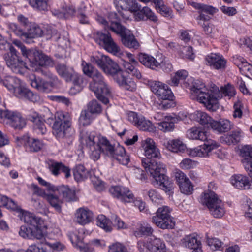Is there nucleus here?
Returning <instances> with one entry per match:
<instances>
[{"mask_svg":"<svg viewBox=\"0 0 252 252\" xmlns=\"http://www.w3.org/2000/svg\"><path fill=\"white\" fill-rule=\"evenodd\" d=\"M114 76V80L118 83L120 86H122L128 79L126 78L123 74V72L120 70L118 65V69L116 72L111 74Z\"/></svg>","mask_w":252,"mask_h":252,"instance_id":"obj_60","label":"nucleus"},{"mask_svg":"<svg viewBox=\"0 0 252 252\" xmlns=\"http://www.w3.org/2000/svg\"><path fill=\"white\" fill-rule=\"evenodd\" d=\"M82 67L84 74L90 78L94 74L95 72H97L98 71L91 64L87 63L85 61H82Z\"/></svg>","mask_w":252,"mask_h":252,"instance_id":"obj_53","label":"nucleus"},{"mask_svg":"<svg viewBox=\"0 0 252 252\" xmlns=\"http://www.w3.org/2000/svg\"><path fill=\"white\" fill-rule=\"evenodd\" d=\"M241 154L244 158L242 162L245 169L250 176L252 174V147L249 145L244 146L241 150Z\"/></svg>","mask_w":252,"mask_h":252,"instance_id":"obj_25","label":"nucleus"},{"mask_svg":"<svg viewBox=\"0 0 252 252\" xmlns=\"http://www.w3.org/2000/svg\"><path fill=\"white\" fill-rule=\"evenodd\" d=\"M39 224H37L36 226H32L31 234L32 236L30 237V239H41L44 237V233L41 227L39 226Z\"/></svg>","mask_w":252,"mask_h":252,"instance_id":"obj_57","label":"nucleus"},{"mask_svg":"<svg viewBox=\"0 0 252 252\" xmlns=\"http://www.w3.org/2000/svg\"><path fill=\"white\" fill-rule=\"evenodd\" d=\"M94 119L93 115L90 112L87 110H83L81 112L79 118V123L83 126H88L92 123Z\"/></svg>","mask_w":252,"mask_h":252,"instance_id":"obj_48","label":"nucleus"},{"mask_svg":"<svg viewBox=\"0 0 252 252\" xmlns=\"http://www.w3.org/2000/svg\"><path fill=\"white\" fill-rule=\"evenodd\" d=\"M80 138L82 144L85 145L91 152V158L94 161L98 160L102 149V140L107 139L97 135L94 131L82 130Z\"/></svg>","mask_w":252,"mask_h":252,"instance_id":"obj_6","label":"nucleus"},{"mask_svg":"<svg viewBox=\"0 0 252 252\" xmlns=\"http://www.w3.org/2000/svg\"><path fill=\"white\" fill-rule=\"evenodd\" d=\"M55 69L58 75L66 82L70 81V77L74 70L72 67L67 66L63 63H57L55 65Z\"/></svg>","mask_w":252,"mask_h":252,"instance_id":"obj_30","label":"nucleus"},{"mask_svg":"<svg viewBox=\"0 0 252 252\" xmlns=\"http://www.w3.org/2000/svg\"><path fill=\"white\" fill-rule=\"evenodd\" d=\"M111 195L121 201L126 203L131 202L134 200V195L128 188L116 186L109 189Z\"/></svg>","mask_w":252,"mask_h":252,"instance_id":"obj_19","label":"nucleus"},{"mask_svg":"<svg viewBox=\"0 0 252 252\" xmlns=\"http://www.w3.org/2000/svg\"><path fill=\"white\" fill-rule=\"evenodd\" d=\"M0 203L7 209L13 210L18 209L17 205L13 200L9 199L6 196L0 194Z\"/></svg>","mask_w":252,"mask_h":252,"instance_id":"obj_49","label":"nucleus"},{"mask_svg":"<svg viewBox=\"0 0 252 252\" xmlns=\"http://www.w3.org/2000/svg\"><path fill=\"white\" fill-rule=\"evenodd\" d=\"M131 0H114V3L118 9L127 10Z\"/></svg>","mask_w":252,"mask_h":252,"instance_id":"obj_64","label":"nucleus"},{"mask_svg":"<svg viewBox=\"0 0 252 252\" xmlns=\"http://www.w3.org/2000/svg\"><path fill=\"white\" fill-rule=\"evenodd\" d=\"M121 64L126 73L136 77L138 79L141 78V73L136 66L137 64H134L123 59H122Z\"/></svg>","mask_w":252,"mask_h":252,"instance_id":"obj_36","label":"nucleus"},{"mask_svg":"<svg viewBox=\"0 0 252 252\" xmlns=\"http://www.w3.org/2000/svg\"><path fill=\"white\" fill-rule=\"evenodd\" d=\"M190 119H193L199 122L202 125H207L211 126V123L213 122L212 118L205 112L202 111H195L190 115Z\"/></svg>","mask_w":252,"mask_h":252,"instance_id":"obj_32","label":"nucleus"},{"mask_svg":"<svg viewBox=\"0 0 252 252\" xmlns=\"http://www.w3.org/2000/svg\"><path fill=\"white\" fill-rule=\"evenodd\" d=\"M192 99L204 105L207 109L214 111L218 107V100L221 97L219 88L215 84L211 85L209 89L199 80H194L190 88Z\"/></svg>","mask_w":252,"mask_h":252,"instance_id":"obj_3","label":"nucleus"},{"mask_svg":"<svg viewBox=\"0 0 252 252\" xmlns=\"http://www.w3.org/2000/svg\"><path fill=\"white\" fill-rule=\"evenodd\" d=\"M182 52L183 58L192 60L195 57L192 48L190 46L183 47Z\"/></svg>","mask_w":252,"mask_h":252,"instance_id":"obj_62","label":"nucleus"},{"mask_svg":"<svg viewBox=\"0 0 252 252\" xmlns=\"http://www.w3.org/2000/svg\"><path fill=\"white\" fill-rule=\"evenodd\" d=\"M45 29L43 36H45L47 39L52 38L55 41H58L60 39V34L57 30L50 26L44 27Z\"/></svg>","mask_w":252,"mask_h":252,"instance_id":"obj_47","label":"nucleus"},{"mask_svg":"<svg viewBox=\"0 0 252 252\" xmlns=\"http://www.w3.org/2000/svg\"><path fill=\"white\" fill-rule=\"evenodd\" d=\"M219 147V144L215 141L207 140L203 145L191 149L189 154L192 157H205L209 156L211 151Z\"/></svg>","mask_w":252,"mask_h":252,"instance_id":"obj_18","label":"nucleus"},{"mask_svg":"<svg viewBox=\"0 0 252 252\" xmlns=\"http://www.w3.org/2000/svg\"><path fill=\"white\" fill-rule=\"evenodd\" d=\"M102 149L101 152L116 159L119 163L127 165L129 161V157L126 154L125 148L119 145L113 146L107 139L102 140Z\"/></svg>","mask_w":252,"mask_h":252,"instance_id":"obj_8","label":"nucleus"},{"mask_svg":"<svg viewBox=\"0 0 252 252\" xmlns=\"http://www.w3.org/2000/svg\"><path fill=\"white\" fill-rule=\"evenodd\" d=\"M207 64L216 70H224L226 68L227 61L220 54L211 53L205 57Z\"/></svg>","mask_w":252,"mask_h":252,"instance_id":"obj_20","label":"nucleus"},{"mask_svg":"<svg viewBox=\"0 0 252 252\" xmlns=\"http://www.w3.org/2000/svg\"><path fill=\"white\" fill-rule=\"evenodd\" d=\"M92 61L107 74H113L118 69V64L106 56L93 57Z\"/></svg>","mask_w":252,"mask_h":252,"instance_id":"obj_17","label":"nucleus"},{"mask_svg":"<svg viewBox=\"0 0 252 252\" xmlns=\"http://www.w3.org/2000/svg\"><path fill=\"white\" fill-rule=\"evenodd\" d=\"M43 119L37 112L31 110L27 115L28 120L34 124V127L36 133L41 135L47 132L44 122L52 126L53 134L58 140L63 139L67 136L71 126V118L66 112L58 111L54 115L47 109Z\"/></svg>","mask_w":252,"mask_h":252,"instance_id":"obj_2","label":"nucleus"},{"mask_svg":"<svg viewBox=\"0 0 252 252\" xmlns=\"http://www.w3.org/2000/svg\"><path fill=\"white\" fill-rule=\"evenodd\" d=\"M91 78L92 81L90 83V89L94 93L99 100L104 104H107L109 100L107 96L110 95L111 89L104 78L98 71L95 72Z\"/></svg>","mask_w":252,"mask_h":252,"instance_id":"obj_7","label":"nucleus"},{"mask_svg":"<svg viewBox=\"0 0 252 252\" xmlns=\"http://www.w3.org/2000/svg\"><path fill=\"white\" fill-rule=\"evenodd\" d=\"M202 202L206 205L211 214L215 218H220L225 213L223 203L213 191H209L205 193L202 198Z\"/></svg>","mask_w":252,"mask_h":252,"instance_id":"obj_9","label":"nucleus"},{"mask_svg":"<svg viewBox=\"0 0 252 252\" xmlns=\"http://www.w3.org/2000/svg\"><path fill=\"white\" fill-rule=\"evenodd\" d=\"M10 83L12 86V92L17 97L24 98L33 102L39 100V96L26 88L18 78L12 77V79L10 80Z\"/></svg>","mask_w":252,"mask_h":252,"instance_id":"obj_12","label":"nucleus"},{"mask_svg":"<svg viewBox=\"0 0 252 252\" xmlns=\"http://www.w3.org/2000/svg\"><path fill=\"white\" fill-rule=\"evenodd\" d=\"M109 19L111 21V30L120 35L123 45L129 49H138L140 47L139 43L130 33V31L120 24V20L117 14H111Z\"/></svg>","mask_w":252,"mask_h":252,"instance_id":"obj_4","label":"nucleus"},{"mask_svg":"<svg viewBox=\"0 0 252 252\" xmlns=\"http://www.w3.org/2000/svg\"><path fill=\"white\" fill-rule=\"evenodd\" d=\"M207 242L213 250H220L223 247V243L216 238H208Z\"/></svg>","mask_w":252,"mask_h":252,"instance_id":"obj_55","label":"nucleus"},{"mask_svg":"<svg viewBox=\"0 0 252 252\" xmlns=\"http://www.w3.org/2000/svg\"><path fill=\"white\" fill-rule=\"evenodd\" d=\"M230 182L233 186L240 189H248L250 185L248 178L242 174L232 176Z\"/></svg>","mask_w":252,"mask_h":252,"instance_id":"obj_29","label":"nucleus"},{"mask_svg":"<svg viewBox=\"0 0 252 252\" xmlns=\"http://www.w3.org/2000/svg\"><path fill=\"white\" fill-rule=\"evenodd\" d=\"M70 78L71 79L69 82H72L74 87L70 88V92L72 94H74L81 90L84 84V81L83 77L75 71L71 75Z\"/></svg>","mask_w":252,"mask_h":252,"instance_id":"obj_33","label":"nucleus"},{"mask_svg":"<svg viewBox=\"0 0 252 252\" xmlns=\"http://www.w3.org/2000/svg\"><path fill=\"white\" fill-rule=\"evenodd\" d=\"M220 140L222 143L227 145L236 144L240 140V133L237 131H232L231 134L221 137Z\"/></svg>","mask_w":252,"mask_h":252,"instance_id":"obj_44","label":"nucleus"},{"mask_svg":"<svg viewBox=\"0 0 252 252\" xmlns=\"http://www.w3.org/2000/svg\"><path fill=\"white\" fill-rule=\"evenodd\" d=\"M188 75V73L186 70H179L175 73V75L170 80H168V83L171 86H178L181 82L185 80Z\"/></svg>","mask_w":252,"mask_h":252,"instance_id":"obj_42","label":"nucleus"},{"mask_svg":"<svg viewBox=\"0 0 252 252\" xmlns=\"http://www.w3.org/2000/svg\"><path fill=\"white\" fill-rule=\"evenodd\" d=\"M87 110L93 115H98L101 113L102 109L96 100H93L88 104Z\"/></svg>","mask_w":252,"mask_h":252,"instance_id":"obj_51","label":"nucleus"},{"mask_svg":"<svg viewBox=\"0 0 252 252\" xmlns=\"http://www.w3.org/2000/svg\"><path fill=\"white\" fill-rule=\"evenodd\" d=\"M230 121L227 119H222L219 121H213L211 123V127L219 132H224L231 129Z\"/></svg>","mask_w":252,"mask_h":252,"instance_id":"obj_34","label":"nucleus"},{"mask_svg":"<svg viewBox=\"0 0 252 252\" xmlns=\"http://www.w3.org/2000/svg\"><path fill=\"white\" fill-rule=\"evenodd\" d=\"M145 247L150 252H168L164 241L158 238L149 239Z\"/></svg>","mask_w":252,"mask_h":252,"instance_id":"obj_23","label":"nucleus"},{"mask_svg":"<svg viewBox=\"0 0 252 252\" xmlns=\"http://www.w3.org/2000/svg\"><path fill=\"white\" fill-rule=\"evenodd\" d=\"M232 61L234 63L237 65L240 70H243L245 67L247 65L248 63L242 57L237 55L233 57Z\"/></svg>","mask_w":252,"mask_h":252,"instance_id":"obj_58","label":"nucleus"},{"mask_svg":"<svg viewBox=\"0 0 252 252\" xmlns=\"http://www.w3.org/2000/svg\"><path fill=\"white\" fill-rule=\"evenodd\" d=\"M56 193L59 194L62 200L66 201H74L76 199L75 192L74 190L70 189L68 186L62 185L55 188Z\"/></svg>","mask_w":252,"mask_h":252,"instance_id":"obj_27","label":"nucleus"},{"mask_svg":"<svg viewBox=\"0 0 252 252\" xmlns=\"http://www.w3.org/2000/svg\"><path fill=\"white\" fill-rule=\"evenodd\" d=\"M48 0H28L29 4L34 9L39 11H47Z\"/></svg>","mask_w":252,"mask_h":252,"instance_id":"obj_46","label":"nucleus"},{"mask_svg":"<svg viewBox=\"0 0 252 252\" xmlns=\"http://www.w3.org/2000/svg\"><path fill=\"white\" fill-rule=\"evenodd\" d=\"M4 59L7 66L15 73L22 74L29 69L26 63L19 59L16 49L12 46H10L9 52L4 55Z\"/></svg>","mask_w":252,"mask_h":252,"instance_id":"obj_13","label":"nucleus"},{"mask_svg":"<svg viewBox=\"0 0 252 252\" xmlns=\"http://www.w3.org/2000/svg\"><path fill=\"white\" fill-rule=\"evenodd\" d=\"M73 174L74 179L77 182L83 181L90 176L89 171L81 164L77 165L73 168Z\"/></svg>","mask_w":252,"mask_h":252,"instance_id":"obj_37","label":"nucleus"},{"mask_svg":"<svg viewBox=\"0 0 252 252\" xmlns=\"http://www.w3.org/2000/svg\"><path fill=\"white\" fill-rule=\"evenodd\" d=\"M171 209L167 206L158 208L156 215L152 218V221L158 227L162 229H173L175 225L174 219L171 216Z\"/></svg>","mask_w":252,"mask_h":252,"instance_id":"obj_10","label":"nucleus"},{"mask_svg":"<svg viewBox=\"0 0 252 252\" xmlns=\"http://www.w3.org/2000/svg\"><path fill=\"white\" fill-rule=\"evenodd\" d=\"M96 224L106 232H110L112 230L111 222L103 215L97 217Z\"/></svg>","mask_w":252,"mask_h":252,"instance_id":"obj_45","label":"nucleus"},{"mask_svg":"<svg viewBox=\"0 0 252 252\" xmlns=\"http://www.w3.org/2000/svg\"><path fill=\"white\" fill-rule=\"evenodd\" d=\"M166 148L174 153L183 152L186 148V145L179 139H174L168 141Z\"/></svg>","mask_w":252,"mask_h":252,"instance_id":"obj_40","label":"nucleus"},{"mask_svg":"<svg viewBox=\"0 0 252 252\" xmlns=\"http://www.w3.org/2000/svg\"><path fill=\"white\" fill-rule=\"evenodd\" d=\"M31 86L40 92L49 93L59 83V80L56 75L51 74L50 80L46 81L40 77H35L31 80Z\"/></svg>","mask_w":252,"mask_h":252,"instance_id":"obj_15","label":"nucleus"},{"mask_svg":"<svg viewBox=\"0 0 252 252\" xmlns=\"http://www.w3.org/2000/svg\"><path fill=\"white\" fill-rule=\"evenodd\" d=\"M127 120L140 130L148 132H153L155 130V127L150 121L136 112H128Z\"/></svg>","mask_w":252,"mask_h":252,"instance_id":"obj_14","label":"nucleus"},{"mask_svg":"<svg viewBox=\"0 0 252 252\" xmlns=\"http://www.w3.org/2000/svg\"><path fill=\"white\" fill-rule=\"evenodd\" d=\"M141 145L146 157L142 159V164L154 179L153 185L158 187L165 192L170 191L172 189L173 183L164 174L165 165L157 160L161 155L155 142L152 139L147 138L142 141Z\"/></svg>","mask_w":252,"mask_h":252,"instance_id":"obj_1","label":"nucleus"},{"mask_svg":"<svg viewBox=\"0 0 252 252\" xmlns=\"http://www.w3.org/2000/svg\"><path fill=\"white\" fill-rule=\"evenodd\" d=\"M11 28L13 29L14 33L19 37H24L25 38H27V29L23 27V29L21 28L19 26H18L15 24H12L11 25Z\"/></svg>","mask_w":252,"mask_h":252,"instance_id":"obj_61","label":"nucleus"},{"mask_svg":"<svg viewBox=\"0 0 252 252\" xmlns=\"http://www.w3.org/2000/svg\"><path fill=\"white\" fill-rule=\"evenodd\" d=\"M53 190L54 191L53 193H50L46 195V199L50 205L53 207L56 211L58 213H61L63 201L61 197H60V195H59V194L56 193V189H54Z\"/></svg>","mask_w":252,"mask_h":252,"instance_id":"obj_31","label":"nucleus"},{"mask_svg":"<svg viewBox=\"0 0 252 252\" xmlns=\"http://www.w3.org/2000/svg\"><path fill=\"white\" fill-rule=\"evenodd\" d=\"M108 252H128L127 248L123 244L116 242L112 244L109 247Z\"/></svg>","mask_w":252,"mask_h":252,"instance_id":"obj_56","label":"nucleus"},{"mask_svg":"<svg viewBox=\"0 0 252 252\" xmlns=\"http://www.w3.org/2000/svg\"><path fill=\"white\" fill-rule=\"evenodd\" d=\"M188 137L190 139L200 140L204 141L206 139L205 132L202 131L197 127H193L187 132Z\"/></svg>","mask_w":252,"mask_h":252,"instance_id":"obj_43","label":"nucleus"},{"mask_svg":"<svg viewBox=\"0 0 252 252\" xmlns=\"http://www.w3.org/2000/svg\"><path fill=\"white\" fill-rule=\"evenodd\" d=\"M21 142L23 143L26 150L31 152H38L43 147V143L41 141L27 136H24L21 139Z\"/></svg>","mask_w":252,"mask_h":252,"instance_id":"obj_24","label":"nucleus"},{"mask_svg":"<svg viewBox=\"0 0 252 252\" xmlns=\"http://www.w3.org/2000/svg\"><path fill=\"white\" fill-rule=\"evenodd\" d=\"M20 219L31 226L39 224L41 221L40 218L37 217L34 214L29 212H22Z\"/></svg>","mask_w":252,"mask_h":252,"instance_id":"obj_39","label":"nucleus"},{"mask_svg":"<svg viewBox=\"0 0 252 252\" xmlns=\"http://www.w3.org/2000/svg\"><path fill=\"white\" fill-rule=\"evenodd\" d=\"M176 117L166 116L163 121L158 123V129L163 132H169L174 128V123H176Z\"/></svg>","mask_w":252,"mask_h":252,"instance_id":"obj_35","label":"nucleus"},{"mask_svg":"<svg viewBox=\"0 0 252 252\" xmlns=\"http://www.w3.org/2000/svg\"><path fill=\"white\" fill-rule=\"evenodd\" d=\"M45 29L44 27H41L37 25L33 24L27 29V38H33L35 37L43 36Z\"/></svg>","mask_w":252,"mask_h":252,"instance_id":"obj_38","label":"nucleus"},{"mask_svg":"<svg viewBox=\"0 0 252 252\" xmlns=\"http://www.w3.org/2000/svg\"><path fill=\"white\" fill-rule=\"evenodd\" d=\"M138 60L142 64L152 69L159 67V62L150 55L141 53L138 55Z\"/></svg>","mask_w":252,"mask_h":252,"instance_id":"obj_28","label":"nucleus"},{"mask_svg":"<svg viewBox=\"0 0 252 252\" xmlns=\"http://www.w3.org/2000/svg\"><path fill=\"white\" fill-rule=\"evenodd\" d=\"M68 237L72 244L77 248H78V245H81L83 244L82 243L81 239L78 236L77 233L71 232H69L68 234Z\"/></svg>","mask_w":252,"mask_h":252,"instance_id":"obj_63","label":"nucleus"},{"mask_svg":"<svg viewBox=\"0 0 252 252\" xmlns=\"http://www.w3.org/2000/svg\"><path fill=\"white\" fill-rule=\"evenodd\" d=\"M243 108V104L240 100L238 99L235 101L233 104V117L235 118H241L242 116V110Z\"/></svg>","mask_w":252,"mask_h":252,"instance_id":"obj_54","label":"nucleus"},{"mask_svg":"<svg viewBox=\"0 0 252 252\" xmlns=\"http://www.w3.org/2000/svg\"><path fill=\"white\" fill-rule=\"evenodd\" d=\"M94 38L97 44L103 46L108 52L120 57L123 55L120 48L114 42L109 32L97 31L94 33Z\"/></svg>","mask_w":252,"mask_h":252,"instance_id":"obj_11","label":"nucleus"},{"mask_svg":"<svg viewBox=\"0 0 252 252\" xmlns=\"http://www.w3.org/2000/svg\"><path fill=\"white\" fill-rule=\"evenodd\" d=\"M154 229L148 223L140 224L133 232L136 237L150 236L153 234Z\"/></svg>","mask_w":252,"mask_h":252,"instance_id":"obj_41","label":"nucleus"},{"mask_svg":"<svg viewBox=\"0 0 252 252\" xmlns=\"http://www.w3.org/2000/svg\"><path fill=\"white\" fill-rule=\"evenodd\" d=\"M13 44L20 50L22 55L27 58L30 63L32 70H36L38 66H53V61L48 56L38 51L27 49L23 43L18 40L13 41Z\"/></svg>","mask_w":252,"mask_h":252,"instance_id":"obj_5","label":"nucleus"},{"mask_svg":"<svg viewBox=\"0 0 252 252\" xmlns=\"http://www.w3.org/2000/svg\"><path fill=\"white\" fill-rule=\"evenodd\" d=\"M76 13V10L73 6H67L63 9L62 12L59 14L56 11L53 12V14L57 15L58 17H62L64 15L65 18H68L70 16H73Z\"/></svg>","mask_w":252,"mask_h":252,"instance_id":"obj_52","label":"nucleus"},{"mask_svg":"<svg viewBox=\"0 0 252 252\" xmlns=\"http://www.w3.org/2000/svg\"><path fill=\"white\" fill-rule=\"evenodd\" d=\"M135 20L136 21H145L149 20L154 24H158L159 19L156 14L148 6H144L135 14Z\"/></svg>","mask_w":252,"mask_h":252,"instance_id":"obj_21","label":"nucleus"},{"mask_svg":"<svg viewBox=\"0 0 252 252\" xmlns=\"http://www.w3.org/2000/svg\"><path fill=\"white\" fill-rule=\"evenodd\" d=\"M151 90L157 97L161 99H171L174 95L168 86L160 82L153 81L151 83Z\"/></svg>","mask_w":252,"mask_h":252,"instance_id":"obj_16","label":"nucleus"},{"mask_svg":"<svg viewBox=\"0 0 252 252\" xmlns=\"http://www.w3.org/2000/svg\"><path fill=\"white\" fill-rule=\"evenodd\" d=\"M183 246L192 250V252H202L201 244L197 238L193 235H188L182 240Z\"/></svg>","mask_w":252,"mask_h":252,"instance_id":"obj_26","label":"nucleus"},{"mask_svg":"<svg viewBox=\"0 0 252 252\" xmlns=\"http://www.w3.org/2000/svg\"><path fill=\"white\" fill-rule=\"evenodd\" d=\"M220 92L221 94V96H222V94H223L225 96H228L230 98L234 96L236 94V91L234 87L229 83L224 86H222L220 88ZM221 97H222L219 99L221 98Z\"/></svg>","mask_w":252,"mask_h":252,"instance_id":"obj_50","label":"nucleus"},{"mask_svg":"<svg viewBox=\"0 0 252 252\" xmlns=\"http://www.w3.org/2000/svg\"><path fill=\"white\" fill-rule=\"evenodd\" d=\"M179 186L181 191L183 193L187 195H189L192 193L193 186L189 180H186V182Z\"/></svg>","mask_w":252,"mask_h":252,"instance_id":"obj_59","label":"nucleus"},{"mask_svg":"<svg viewBox=\"0 0 252 252\" xmlns=\"http://www.w3.org/2000/svg\"><path fill=\"white\" fill-rule=\"evenodd\" d=\"M93 219V213L87 208L77 209L75 213V220L79 224L84 225L90 222Z\"/></svg>","mask_w":252,"mask_h":252,"instance_id":"obj_22","label":"nucleus"}]
</instances>
